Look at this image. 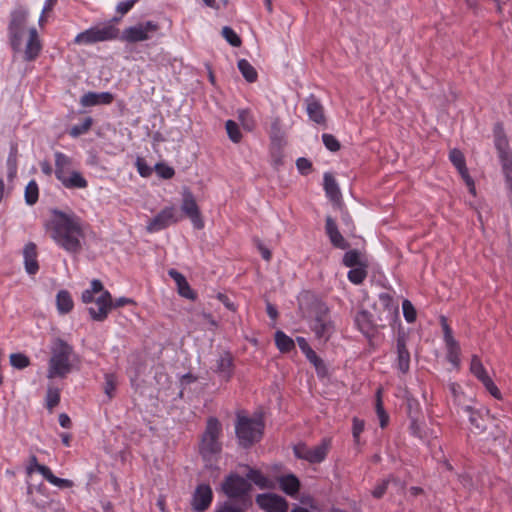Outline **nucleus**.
Instances as JSON below:
<instances>
[{"mask_svg": "<svg viewBox=\"0 0 512 512\" xmlns=\"http://www.w3.org/2000/svg\"><path fill=\"white\" fill-rule=\"evenodd\" d=\"M398 313V304L388 293L378 295L371 309H362L356 315L355 322L359 330L367 337H371L378 327H384L387 322L394 320Z\"/></svg>", "mask_w": 512, "mask_h": 512, "instance_id": "f257e3e1", "label": "nucleus"}, {"mask_svg": "<svg viewBox=\"0 0 512 512\" xmlns=\"http://www.w3.org/2000/svg\"><path fill=\"white\" fill-rule=\"evenodd\" d=\"M53 213V239L66 251L79 253L82 249L81 240L85 236L83 221L74 213H65L59 210H55Z\"/></svg>", "mask_w": 512, "mask_h": 512, "instance_id": "f03ea898", "label": "nucleus"}, {"mask_svg": "<svg viewBox=\"0 0 512 512\" xmlns=\"http://www.w3.org/2000/svg\"><path fill=\"white\" fill-rule=\"evenodd\" d=\"M299 309L308 319L311 330L321 342H326L334 332V324L327 305L313 295L305 294L299 299Z\"/></svg>", "mask_w": 512, "mask_h": 512, "instance_id": "7ed1b4c3", "label": "nucleus"}, {"mask_svg": "<svg viewBox=\"0 0 512 512\" xmlns=\"http://www.w3.org/2000/svg\"><path fill=\"white\" fill-rule=\"evenodd\" d=\"M73 347L61 338L53 341L51 346V358L48 363L47 377L65 378L72 371Z\"/></svg>", "mask_w": 512, "mask_h": 512, "instance_id": "20e7f679", "label": "nucleus"}, {"mask_svg": "<svg viewBox=\"0 0 512 512\" xmlns=\"http://www.w3.org/2000/svg\"><path fill=\"white\" fill-rule=\"evenodd\" d=\"M264 423L260 417L250 418L238 414L235 424L236 436L239 444L248 448L260 441L263 435Z\"/></svg>", "mask_w": 512, "mask_h": 512, "instance_id": "39448f33", "label": "nucleus"}, {"mask_svg": "<svg viewBox=\"0 0 512 512\" xmlns=\"http://www.w3.org/2000/svg\"><path fill=\"white\" fill-rule=\"evenodd\" d=\"M494 142L501 162L502 171L508 188L512 192V152L504 132L503 125L497 123L494 127Z\"/></svg>", "mask_w": 512, "mask_h": 512, "instance_id": "423d86ee", "label": "nucleus"}, {"mask_svg": "<svg viewBox=\"0 0 512 512\" xmlns=\"http://www.w3.org/2000/svg\"><path fill=\"white\" fill-rule=\"evenodd\" d=\"M221 433V424L215 417H210L207 420L205 432L201 439L200 453L206 458L218 454L221 451V443L219 442V435Z\"/></svg>", "mask_w": 512, "mask_h": 512, "instance_id": "0eeeda50", "label": "nucleus"}, {"mask_svg": "<svg viewBox=\"0 0 512 512\" xmlns=\"http://www.w3.org/2000/svg\"><path fill=\"white\" fill-rule=\"evenodd\" d=\"M119 30L112 25L103 28H90L79 33L74 42L76 44H93L101 41H107L118 37Z\"/></svg>", "mask_w": 512, "mask_h": 512, "instance_id": "6e6552de", "label": "nucleus"}, {"mask_svg": "<svg viewBox=\"0 0 512 512\" xmlns=\"http://www.w3.org/2000/svg\"><path fill=\"white\" fill-rule=\"evenodd\" d=\"M27 12L21 9L15 10L11 14L9 24L10 43L15 51H19L22 45V37L25 34Z\"/></svg>", "mask_w": 512, "mask_h": 512, "instance_id": "1a4fd4ad", "label": "nucleus"}, {"mask_svg": "<svg viewBox=\"0 0 512 512\" xmlns=\"http://www.w3.org/2000/svg\"><path fill=\"white\" fill-rule=\"evenodd\" d=\"M329 443L323 440L322 443L314 447H308L305 444H299L294 447V454L297 458L308 461L309 463H321L327 456Z\"/></svg>", "mask_w": 512, "mask_h": 512, "instance_id": "9d476101", "label": "nucleus"}, {"mask_svg": "<svg viewBox=\"0 0 512 512\" xmlns=\"http://www.w3.org/2000/svg\"><path fill=\"white\" fill-rule=\"evenodd\" d=\"M180 219L181 215L174 206L165 207L149 221L146 230L149 233H156L173 223H177Z\"/></svg>", "mask_w": 512, "mask_h": 512, "instance_id": "9b49d317", "label": "nucleus"}, {"mask_svg": "<svg viewBox=\"0 0 512 512\" xmlns=\"http://www.w3.org/2000/svg\"><path fill=\"white\" fill-rule=\"evenodd\" d=\"M183 199L181 203L182 212L191 220L194 228L201 230L204 228V220L202 218L199 206L196 203L192 192L185 188L183 190Z\"/></svg>", "mask_w": 512, "mask_h": 512, "instance_id": "f8f14e48", "label": "nucleus"}, {"mask_svg": "<svg viewBox=\"0 0 512 512\" xmlns=\"http://www.w3.org/2000/svg\"><path fill=\"white\" fill-rule=\"evenodd\" d=\"M159 29V25L153 21L139 23L128 27L122 33L121 39L129 43L141 42L149 39V33Z\"/></svg>", "mask_w": 512, "mask_h": 512, "instance_id": "ddd939ff", "label": "nucleus"}, {"mask_svg": "<svg viewBox=\"0 0 512 512\" xmlns=\"http://www.w3.org/2000/svg\"><path fill=\"white\" fill-rule=\"evenodd\" d=\"M222 489L229 498H240L249 493L251 484L238 474H230L225 478Z\"/></svg>", "mask_w": 512, "mask_h": 512, "instance_id": "4468645a", "label": "nucleus"}, {"mask_svg": "<svg viewBox=\"0 0 512 512\" xmlns=\"http://www.w3.org/2000/svg\"><path fill=\"white\" fill-rule=\"evenodd\" d=\"M270 140L272 156L276 161H279L282 157V151L287 144L285 132L282 130L281 120L279 117H275L271 123Z\"/></svg>", "mask_w": 512, "mask_h": 512, "instance_id": "2eb2a0df", "label": "nucleus"}, {"mask_svg": "<svg viewBox=\"0 0 512 512\" xmlns=\"http://www.w3.org/2000/svg\"><path fill=\"white\" fill-rule=\"evenodd\" d=\"M256 503L267 512H286L288 510V503L285 498L274 493L258 494Z\"/></svg>", "mask_w": 512, "mask_h": 512, "instance_id": "dca6fc26", "label": "nucleus"}, {"mask_svg": "<svg viewBox=\"0 0 512 512\" xmlns=\"http://www.w3.org/2000/svg\"><path fill=\"white\" fill-rule=\"evenodd\" d=\"M470 371L483 383V385L491 393L492 396L495 398L501 397L499 389L493 383L492 379L487 374L481 360L476 355H474L471 359Z\"/></svg>", "mask_w": 512, "mask_h": 512, "instance_id": "f3484780", "label": "nucleus"}, {"mask_svg": "<svg viewBox=\"0 0 512 512\" xmlns=\"http://www.w3.org/2000/svg\"><path fill=\"white\" fill-rule=\"evenodd\" d=\"M213 499V492L209 485L200 484L196 487L191 501V506L195 512L206 511Z\"/></svg>", "mask_w": 512, "mask_h": 512, "instance_id": "a211bd4d", "label": "nucleus"}, {"mask_svg": "<svg viewBox=\"0 0 512 512\" xmlns=\"http://www.w3.org/2000/svg\"><path fill=\"white\" fill-rule=\"evenodd\" d=\"M113 301L108 291L101 293L95 300V307L88 309L91 318L95 321H103L107 318L109 311L112 309Z\"/></svg>", "mask_w": 512, "mask_h": 512, "instance_id": "6ab92c4d", "label": "nucleus"}, {"mask_svg": "<svg viewBox=\"0 0 512 512\" xmlns=\"http://www.w3.org/2000/svg\"><path fill=\"white\" fill-rule=\"evenodd\" d=\"M325 222V232L331 244L335 248L342 250L349 248V243L344 239V237L338 230L335 220L331 216H327Z\"/></svg>", "mask_w": 512, "mask_h": 512, "instance_id": "aec40b11", "label": "nucleus"}, {"mask_svg": "<svg viewBox=\"0 0 512 512\" xmlns=\"http://www.w3.org/2000/svg\"><path fill=\"white\" fill-rule=\"evenodd\" d=\"M168 275L175 281L180 296L192 301L197 299L196 292L190 287L184 275L175 269H170Z\"/></svg>", "mask_w": 512, "mask_h": 512, "instance_id": "412c9836", "label": "nucleus"}, {"mask_svg": "<svg viewBox=\"0 0 512 512\" xmlns=\"http://www.w3.org/2000/svg\"><path fill=\"white\" fill-rule=\"evenodd\" d=\"M324 189L327 197L334 203L338 209H342V194L336 180L331 173L324 174Z\"/></svg>", "mask_w": 512, "mask_h": 512, "instance_id": "4be33fe9", "label": "nucleus"}, {"mask_svg": "<svg viewBox=\"0 0 512 512\" xmlns=\"http://www.w3.org/2000/svg\"><path fill=\"white\" fill-rule=\"evenodd\" d=\"M23 257L25 270L28 274L34 275L39 270V265L37 261V247L33 242H29L25 245L23 249Z\"/></svg>", "mask_w": 512, "mask_h": 512, "instance_id": "5701e85b", "label": "nucleus"}, {"mask_svg": "<svg viewBox=\"0 0 512 512\" xmlns=\"http://www.w3.org/2000/svg\"><path fill=\"white\" fill-rule=\"evenodd\" d=\"M41 51V43L35 28L29 30L27 43L24 50V59L26 61L34 60Z\"/></svg>", "mask_w": 512, "mask_h": 512, "instance_id": "b1692460", "label": "nucleus"}, {"mask_svg": "<svg viewBox=\"0 0 512 512\" xmlns=\"http://www.w3.org/2000/svg\"><path fill=\"white\" fill-rule=\"evenodd\" d=\"M464 412L468 414L469 422L473 427L472 432L482 434L486 429L484 414L480 410H474L471 406H465ZM485 416H488V412L485 413Z\"/></svg>", "mask_w": 512, "mask_h": 512, "instance_id": "393cba45", "label": "nucleus"}, {"mask_svg": "<svg viewBox=\"0 0 512 512\" xmlns=\"http://www.w3.org/2000/svg\"><path fill=\"white\" fill-rule=\"evenodd\" d=\"M112 101L113 95L109 92H88L84 94L80 99V103L84 107L95 106L99 104H110Z\"/></svg>", "mask_w": 512, "mask_h": 512, "instance_id": "a878e982", "label": "nucleus"}, {"mask_svg": "<svg viewBox=\"0 0 512 512\" xmlns=\"http://www.w3.org/2000/svg\"><path fill=\"white\" fill-rule=\"evenodd\" d=\"M306 102V110L309 118L317 124H324L326 122V118L323 106L320 102L314 96H310Z\"/></svg>", "mask_w": 512, "mask_h": 512, "instance_id": "bb28decb", "label": "nucleus"}, {"mask_svg": "<svg viewBox=\"0 0 512 512\" xmlns=\"http://www.w3.org/2000/svg\"><path fill=\"white\" fill-rule=\"evenodd\" d=\"M217 372L226 381L231 378L233 372V357L229 352L220 354L217 360Z\"/></svg>", "mask_w": 512, "mask_h": 512, "instance_id": "cd10ccee", "label": "nucleus"}, {"mask_svg": "<svg viewBox=\"0 0 512 512\" xmlns=\"http://www.w3.org/2000/svg\"><path fill=\"white\" fill-rule=\"evenodd\" d=\"M37 471L51 484L59 487V488H71L73 486V482L69 479H62L56 477L49 467L45 465H37Z\"/></svg>", "mask_w": 512, "mask_h": 512, "instance_id": "c85d7f7f", "label": "nucleus"}, {"mask_svg": "<svg viewBox=\"0 0 512 512\" xmlns=\"http://www.w3.org/2000/svg\"><path fill=\"white\" fill-rule=\"evenodd\" d=\"M59 181L63 184L64 187L68 189H83L88 186L86 179L82 176L80 172L71 171L68 175L63 176Z\"/></svg>", "mask_w": 512, "mask_h": 512, "instance_id": "c756f323", "label": "nucleus"}, {"mask_svg": "<svg viewBox=\"0 0 512 512\" xmlns=\"http://www.w3.org/2000/svg\"><path fill=\"white\" fill-rule=\"evenodd\" d=\"M71 164V158L61 152L55 153V175L58 180L70 173Z\"/></svg>", "mask_w": 512, "mask_h": 512, "instance_id": "7c9ffc66", "label": "nucleus"}, {"mask_svg": "<svg viewBox=\"0 0 512 512\" xmlns=\"http://www.w3.org/2000/svg\"><path fill=\"white\" fill-rule=\"evenodd\" d=\"M398 368L401 372L406 373L409 370L410 354L406 348L404 338L397 339Z\"/></svg>", "mask_w": 512, "mask_h": 512, "instance_id": "2f4dec72", "label": "nucleus"}, {"mask_svg": "<svg viewBox=\"0 0 512 512\" xmlns=\"http://www.w3.org/2000/svg\"><path fill=\"white\" fill-rule=\"evenodd\" d=\"M280 488L290 496L298 493L300 488V481L293 474H288L279 478Z\"/></svg>", "mask_w": 512, "mask_h": 512, "instance_id": "473e14b6", "label": "nucleus"}, {"mask_svg": "<svg viewBox=\"0 0 512 512\" xmlns=\"http://www.w3.org/2000/svg\"><path fill=\"white\" fill-rule=\"evenodd\" d=\"M57 310L60 314L69 313L74 306L72 297L67 290H60L56 296Z\"/></svg>", "mask_w": 512, "mask_h": 512, "instance_id": "72a5a7b5", "label": "nucleus"}, {"mask_svg": "<svg viewBox=\"0 0 512 512\" xmlns=\"http://www.w3.org/2000/svg\"><path fill=\"white\" fill-rule=\"evenodd\" d=\"M275 344L282 353L290 352L295 347L293 339L280 330L275 333Z\"/></svg>", "mask_w": 512, "mask_h": 512, "instance_id": "f704fd0d", "label": "nucleus"}, {"mask_svg": "<svg viewBox=\"0 0 512 512\" xmlns=\"http://www.w3.org/2000/svg\"><path fill=\"white\" fill-rule=\"evenodd\" d=\"M238 69L247 82L253 83L257 80L258 74L256 69L246 59L238 61Z\"/></svg>", "mask_w": 512, "mask_h": 512, "instance_id": "c9c22d12", "label": "nucleus"}, {"mask_svg": "<svg viewBox=\"0 0 512 512\" xmlns=\"http://www.w3.org/2000/svg\"><path fill=\"white\" fill-rule=\"evenodd\" d=\"M447 347V359L456 368L460 364V346L457 341L445 343Z\"/></svg>", "mask_w": 512, "mask_h": 512, "instance_id": "e433bc0d", "label": "nucleus"}, {"mask_svg": "<svg viewBox=\"0 0 512 512\" xmlns=\"http://www.w3.org/2000/svg\"><path fill=\"white\" fill-rule=\"evenodd\" d=\"M246 478L262 489L270 488V481L259 470L249 468Z\"/></svg>", "mask_w": 512, "mask_h": 512, "instance_id": "4c0bfd02", "label": "nucleus"}, {"mask_svg": "<svg viewBox=\"0 0 512 512\" xmlns=\"http://www.w3.org/2000/svg\"><path fill=\"white\" fill-rule=\"evenodd\" d=\"M390 483H393L396 486H399L401 488L403 487V485L399 479L390 476L387 479H384L380 484H378L374 488V490L372 491V495L377 499L381 498L387 491L388 485Z\"/></svg>", "mask_w": 512, "mask_h": 512, "instance_id": "58836bf2", "label": "nucleus"}, {"mask_svg": "<svg viewBox=\"0 0 512 512\" xmlns=\"http://www.w3.org/2000/svg\"><path fill=\"white\" fill-rule=\"evenodd\" d=\"M39 189L35 180H31L25 188V201L28 205H34L38 201Z\"/></svg>", "mask_w": 512, "mask_h": 512, "instance_id": "ea45409f", "label": "nucleus"}, {"mask_svg": "<svg viewBox=\"0 0 512 512\" xmlns=\"http://www.w3.org/2000/svg\"><path fill=\"white\" fill-rule=\"evenodd\" d=\"M343 264L346 267H357L360 265H364L361 255L357 250H349L343 256Z\"/></svg>", "mask_w": 512, "mask_h": 512, "instance_id": "a19ab883", "label": "nucleus"}, {"mask_svg": "<svg viewBox=\"0 0 512 512\" xmlns=\"http://www.w3.org/2000/svg\"><path fill=\"white\" fill-rule=\"evenodd\" d=\"M367 276L366 265L352 267L348 272V279L354 284H361Z\"/></svg>", "mask_w": 512, "mask_h": 512, "instance_id": "79ce46f5", "label": "nucleus"}, {"mask_svg": "<svg viewBox=\"0 0 512 512\" xmlns=\"http://www.w3.org/2000/svg\"><path fill=\"white\" fill-rule=\"evenodd\" d=\"M10 364L16 369H24L30 365V359L23 353H12L9 357Z\"/></svg>", "mask_w": 512, "mask_h": 512, "instance_id": "37998d69", "label": "nucleus"}, {"mask_svg": "<svg viewBox=\"0 0 512 512\" xmlns=\"http://www.w3.org/2000/svg\"><path fill=\"white\" fill-rule=\"evenodd\" d=\"M225 128H226L228 137L232 142L238 143L241 141L242 134H241L239 126L236 122H234L233 120H228L225 124Z\"/></svg>", "mask_w": 512, "mask_h": 512, "instance_id": "c03bdc74", "label": "nucleus"}, {"mask_svg": "<svg viewBox=\"0 0 512 512\" xmlns=\"http://www.w3.org/2000/svg\"><path fill=\"white\" fill-rule=\"evenodd\" d=\"M93 120L91 117H86L81 124L75 125L70 129L69 134L76 138L82 134L87 133L91 126H92Z\"/></svg>", "mask_w": 512, "mask_h": 512, "instance_id": "a18cd8bd", "label": "nucleus"}, {"mask_svg": "<svg viewBox=\"0 0 512 512\" xmlns=\"http://www.w3.org/2000/svg\"><path fill=\"white\" fill-rule=\"evenodd\" d=\"M449 159L453 165L457 168L458 172L466 168V162L464 154L459 149H452L449 153Z\"/></svg>", "mask_w": 512, "mask_h": 512, "instance_id": "49530a36", "label": "nucleus"}, {"mask_svg": "<svg viewBox=\"0 0 512 512\" xmlns=\"http://www.w3.org/2000/svg\"><path fill=\"white\" fill-rule=\"evenodd\" d=\"M225 40L233 47H240L242 44L241 38L229 26H224L221 32Z\"/></svg>", "mask_w": 512, "mask_h": 512, "instance_id": "de8ad7c7", "label": "nucleus"}, {"mask_svg": "<svg viewBox=\"0 0 512 512\" xmlns=\"http://www.w3.org/2000/svg\"><path fill=\"white\" fill-rule=\"evenodd\" d=\"M60 402V392L58 388L49 387L46 395V406L52 411Z\"/></svg>", "mask_w": 512, "mask_h": 512, "instance_id": "09e8293b", "label": "nucleus"}, {"mask_svg": "<svg viewBox=\"0 0 512 512\" xmlns=\"http://www.w3.org/2000/svg\"><path fill=\"white\" fill-rule=\"evenodd\" d=\"M117 383L118 381L114 374L105 375L104 393L108 396L109 399L114 397Z\"/></svg>", "mask_w": 512, "mask_h": 512, "instance_id": "8fccbe9b", "label": "nucleus"}, {"mask_svg": "<svg viewBox=\"0 0 512 512\" xmlns=\"http://www.w3.org/2000/svg\"><path fill=\"white\" fill-rule=\"evenodd\" d=\"M322 141L325 145V147L331 151V152H337L340 150L341 148V144L340 142L338 141V139L332 135V134H328V133H324L322 135Z\"/></svg>", "mask_w": 512, "mask_h": 512, "instance_id": "3c124183", "label": "nucleus"}, {"mask_svg": "<svg viewBox=\"0 0 512 512\" xmlns=\"http://www.w3.org/2000/svg\"><path fill=\"white\" fill-rule=\"evenodd\" d=\"M380 393H381V391L378 390L377 391V402H376V413L379 417L380 426L382 428H384L388 424L389 416L387 415V413L385 412V410L383 408V404H382V401L380 398Z\"/></svg>", "mask_w": 512, "mask_h": 512, "instance_id": "603ef678", "label": "nucleus"}, {"mask_svg": "<svg viewBox=\"0 0 512 512\" xmlns=\"http://www.w3.org/2000/svg\"><path fill=\"white\" fill-rule=\"evenodd\" d=\"M404 318L408 323H413L416 319V310L409 300H404L402 303Z\"/></svg>", "mask_w": 512, "mask_h": 512, "instance_id": "864d4df0", "label": "nucleus"}, {"mask_svg": "<svg viewBox=\"0 0 512 512\" xmlns=\"http://www.w3.org/2000/svg\"><path fill=\"white\" fill-rule=\"evenodd\" d=\"M305 356L315 366L318 372L325 370L323 360L315 353L313 349L311 351H308V353Z\"/></svg>", "mask_w": 512, "mask_h": 512, "instance_id": "5fc2aeb1", "label": "nucleus"}, {"mask_svg": "<svg viewBox=\"0 0 512 512\" xmlns=\"http://www.w3.org/2000/svg\"><path fill=\"white\" fill-rule=\"evenodd\" d=\"M155 170L164 179H170L174 176V169L163 163L156 164Z\"/></svg>", "mask_w": 512, "mask_h": 512, "instance_id": "6e6d98bb", "label": "nucleus"}, {"mask_svg": "<svg viewBox=\"0 0 512 512\" xmlns=\"http://www.w3.org/2000/svg\"><path fill=\"white\" fill-rule=\"evenodd\" d=\"M440 322H441L442 330H443V333H444V341H445V343L456 341L454 339L453 335H452V330H451L450 326L447 323L446 317L441 316L440 317Z\"/></svg>", "mask_w": 512, "mask_h": 512, "instance_id": "4d7b16f0", "label": "nucleus"}, {"mask_svg": "<svg viewBox=\"0 0 512 512\" xmlns=\"http://www.w3.org/2000/svg\"><path fill=\"white\" fill-rule=\"evenodd\" d=\"M296 166L302 174L306 175L311 171L312 164L307 158L301 157L297 159Z\"/></svg>", "mask_w": 512, "mask_h": 512, "instance_id": "13d9d810", "label": "nucleus"}, {"mask_svg": "<svg viewBox=\"0 0 512 512\" xmlns=\"http://www.w3.org/2000/svg\"><path fill=\"white\" fill-rule=\"evenodd\" d=\"M459 173H460L462 179L464 180V182L466 183V185L469 187L470 193L475 195L476 192H475L474 180L469 175L467 167L464 168V170L459 171Z\"/></svg>", "mask_w": 512, "mask_h": 512, "instance_id": "bf43d9fd", "label": "nucleus"}, {"mask_svg": "<svg viewBox=\"0 0 512 512\" xmlns=\"http://www.w3.org/2000/svg\"><path fill=\"white\" fill-rule=\"evenodd\" d=\"M137 1L138 0H127V1L120 2V3H118L116 10L121 14H126L128 11H130L132 9V7L134 6V4Z\"/></svg>", "mask_w": 512, "mask_h": 512, "instance_id": "052dcab7", "label": "nucleus"}, {"mask_svg": "<svg viewBox=\"0 0 512 512\" xmlns=\"http://www.w3.org/2000/svg\"><path fill=\"white\" fill-rule=\"evenodd\" d=\"M363 430H364V422L357 418H354V420H353V437L355 438L356 441H358L359 435L362 433Z\"/></svg>", "mask_w": 512, "mask_h": 512, "instance_id": "680f3d73", "label": "nucleus"}, {"mask_svg": "<svg viewBox=\"0 0 512 512\" xmlns=\"http://www.w3.org/2000/svg\"><path fill=\"white\" fill-rule=\"evenodd\" d=\"M217 298L220 302H222L224 304V306L231 310V311H235V305L233 302L230 301V299L223 293H218L217 294Z\"/></svg>", "mask_w": 512, "mask_h": 512, "instance_id": "e2e57ef3", "label": "nucleus"}, {"mask_svg": "<svg viewBox=\"0 0 512 512\" xmlns=\"http://www.w3.org/2000/svg\"><path fill=\"white\" fill-rule=\"evenodd\" d=\"M137 168L141 176L147 177L151 174V169L141 160H137Z\"/></svg>", "mask_w": 512, "mask_h": 512, "instance_id": "0e129e2a", "label": "nucleus"}, {"mask_svg": "<svg viewBox=\"0 0 512 512\" xmlns=\"http://www.w3.org/2000/svg\"><path fill=\"white\" fill-rule=\"evenodd\" d=\"M340 210L342 212V221L349 228L350 231H353L355 227H354L351 216L343 208Z\"/></svg>", "mask_w": 512, "mask_h": 512, "instance_id": "69168bd1", "label": "nucleus"}, {"mask_svg": "<svg viewBox=\"0 0 512 512\" xmlns=\"http://www.w3.org/2000/svg\"><path fill=\"white\" fill-rule=\"evenodd\" d=\"M128 304H134V301L130 298L120 297L113 302L112 308H119Z\"/></svg>", "mask_w": 512, "mask_h": 512, "instance_id": "338daca9", "label": "nucleus"}, {"mask_svg": "<svg viewBox=\"0 0 512 512\" xmlns=\"http://www.w3.org/2000/svg\"><path fill=\"white\" fill-rule=\"evenodd\" d=\"M297 343L301 351L306 355L308 351H311L312 348L309 346L308 342L303 337H297Z\"/></svg>", "mask_w": 512, "mask_h": 512, "instance_id": "774afa93", "label": "nucleus"}]
</instances>
